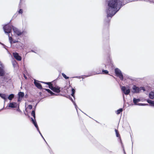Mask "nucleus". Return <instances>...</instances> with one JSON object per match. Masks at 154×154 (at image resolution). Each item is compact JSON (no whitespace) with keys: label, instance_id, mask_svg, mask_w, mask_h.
I'll list each match as a JSON object with an SVG mask.
<instances>
[{"label":"nucleus","instance_id":"1","mask_svg":"<svg viewBox=\"0 0 154 154\" xmlns=\"http://www.w3.org/2000/svg\"><path fill=\"white\" fill-rule=\"evenodd\" d=\"M108 8L106 10L107 17H112L122 7V2L120 0H109Z\"/></svg>","mask_w":154,"mask_h":154},{"label":"nucleus","instance_id":"2","mask_svg":"<svg viewBox=\"0 0 154 154\" xmlns=\"http://www.w3.org/2000/svg\"><path fill=\"white\" fill-rule=\"evenodd\" d=\"M41 82L48 85L49 88L54 92L59 93L60 91V87L58 86L54 87L53 86V84L51 82Z\"/></svg>","mask_w":154,"mask_h":154},{"label":"nucleus","instance_id":"3","mask_svg":"<svg viewBox=\"0 0 154 154\" xmlns=\"http://www.w3.org/2000/svg\"><path fill=\"white\" fill-rule=\"evenodd\" d=\"M115 72L116 76L119 77L121 80L122 81L123 80V75L121 71L118 68H116L115 69Z\"/></svg>","mask_w":154,"mask_h":154},{"label":"nucleus","instance_id":"4","mask_svg":"<svg viewBox=\"0 0 154 154\" xmlns=\"http://www.w3.org/2000/svg\"><path fill=\"white\" fill-rule=\"evenodd\" d=\"M4 31L6 33H10L11 31V27L9 24L5 25L3 27Z\"/></svg>","mask_w":154,"mask_h":154},{"label":"nucleus","instance_id":"5","mask_svg":"<svg viewBox=\"0 0 154 154\" xmlns=\"http://www.w3.org/2000/svg\"><path fill=\"white\" fill-rule=\"evenodd\" d=\"M133 90L132 92L133 93H138L141 91V89L138 87L136 86L135 85H133L132 87Z\"/></svg>","mask_w":154,"mask_h":154},{"label":"nucleus","instance_id":"6","mask_svg":"<svg viewBox=\"0 0 154 154\" xmlns=\"http://www.w3.org/2000/svg\"><path fill=\"white\" fill-rule=\"evenodd\" d=\"M13 55L14 57L17 60L20 61L22 59L21 57L19 55L18 53L16 52L13 53Z\"/></svg>","mask_w":154,"mask_h":154},{"label":"nucleus","instance_id":"7","mask_svg":"<svg viewBox=\"0 0 154 154\" xmlns=\"http://www.w3.org/2000/svg\"><path fill=\"white\" fill-rule=\"evenodd\" d=\"M121 89L122 91L126 95H128L130 92V91L129 89H128L126 90V87L125 86H122Z\"/></svg>","mask_w":154,"mask_h":154},{"label":"nucleus","instance_id":"8","mask_svg":"<svg viewBox=\"0 0 154 154\" xmlns=\"http://www.w3.org/2000/svg\"><path fill=\"white\" fill-rule=\"evenodd\" d=\"M34 84L35 86L38 89H41L43 88L41 85L38 82V81L35 80L34 82Z\"/></svg>","mask_w":154,"mask_h":154},{"label":"nucleus","instance_id":"9","mask_svg":"<svg viewBox=\"0 0 154 154\" xmlns=\"http://www.w3.org/2000/svg\"><path fill=\"white\" fill-rule=\"evenodd\" d=\"M13 30L14 32L19 36L21 35L23 32L16 28H13Z\"/></svg>","mask_w":154,"mask_h":154},{"label":"nucleus","instance_id":"10","mask_svg":"<svg viewBox=\"0 0 154 154\" xmlns=\"http://www.w3.org/2000/svg\"><path fill=\"white\" fill-rule=\"evenodd\" d=\"M16 103L15 102L11 103L9 105V107L14 108L16 107Z\"/></svg>","mask_w":154,"mask_h":154},{"label":"nucleus","instance_id":"11","mask_svg":"<svg viewBox=\"0 0 154 154\" xmlns=\"http://www.w3.org/2000/svg\"><path fill=\"white\" fill-rule=\"evenodd\" d=\"M5 74L4 70L0 67V76H2L5 75Z\"/></svg>","mask_w":154,"mask_h":154},{"label":"nucleus","instance_id":"12","mask_svg":"<svg viewBox=\"0 0 154 154\" xmlns=\"http://www.w3.org/2000/svg\"><path fill=\"white\" fill-rule=\"evenodd\" d=\"M0 97L3 99L5 100L7 98V95L5 94L0 93Z\"/></svg>","mask_w":154,"mask_h":154},{"label":"nucleus","instance_id":"13","mask_svg":"<svg viewBox=\"0 0 154 154\" xmlns=\"http://www.w3.org/2000/svg\"><path fill=\"white\" fill-rule=\"evenodd\" d=\"M43 89L47 91H48V93H50L51 95L53 96V95H57L56 94H55L53 92L51 91L50 89H45V88H43Z\"/></svg>","mask_w":154,"mask_h":154},{"label":"nucleus","instance_id":"14","mask_svg":"<svg viewBox=\"0 0 154 154\" xmlns=\"http://www.w3.org/2000/svg\"><path fill=\"white\" fill-rule=\"evenodd\" d=\"M149 97L151 99H154V91L150 92L149 94Z\"/></svg>","mask_w":154,"mask_h":154},{"label":"nucleus","instance_id":"15","mask_svg":"<svg viewBox=\"0 0 154 154\" xmlns=\"http://www.w3.org/2000/svg\"><path fill=\"white\" fill-rule=\"evenodd\" d=\"M115 131L116 132V136L117 137H118L119 138V139H120L121 141V137L118 130L117 129H115Z\"/></svg>","mask_w":154,"mask_h":154},{"label":"nucleus","instance_id":"16","mask_svg":"<svg viewBox=\"0 0 154 154\" xmlns=\"http://www.w3.org/2000/svg\"><path fill=\"white\" fill-rule=\"evenodd\" d=\"M24 95V94L23 92H20L18 93L19 98H23Z\"/></svg>","mask_w":154,"mask_h":154},{"label":"nucleus","instance_id":"17","mask_svg":"<svg viewBox=\"0 0 154 154\" xmlns=\"http://www.w3.org/2000/svg\"><path fill=\"white\" fill-rule=\"evenodd\" d=\"M147 102L150 105L154 106V101L149 99L147 100Z\"/></svg>","mask_w":154,"mask_h":154},{"label":"nucleus","instance_id":"18","mask_svg":"<svg viewBox=\"0 0 154 154\" xmlns=\"http://www.w3.org/2000/svg\"><path fill=\"white\" fill-rule=\"evenodd\" d=\"M98 74H108V71L106 70H103L102 72H100V73H98Z\"/></svg>","mask_w":154,"mask_h":154},{"label":"nucleus","instance_id":"19","mask_svg":"<svg viewBox=\"0 0 154 154\" xmlns=\"http://www.w3.org/2000/svg\"><path fill=\"white\" fill-rule=\"evenodd\" d=\"M133 102L134 104L135 105H136L137 104V103L139 102L140 101V100L139 99H136L135 98H134L133 99Z\"/></svg>","mask_w":154,"mask_h":154},{"label":"nucleus","instance_id":"20","mask_svg":"<svg viewBox=\"0 0 154 154\" xmlns=\"http://www.w3.org/2000/svg\"><path fill=\"white\" fill-rule=\"evenodd\" d=\"M14 97V94H10L9 95V96L8 97V99L10 100H11L13 99V98Z\"/></svg>","mask_w":154,"mask_h":154},{"label":"nucleus","instance_id":"21","mask_svg":"<svg viewBox=\"0 0 154 154\" xmlns=\"http://www.w3.org/2000/svg\"><path fill=\"white\" fill-rule=\"evenodd\" d=\"M31 115L32 116H33L34 119L35 120V110H32V111L31 112Z\"/></svg>","mask_w":154,"mask_h":154},{"label":"nucleus","instance_id":"22","mask_svg":"<svg viewBox=\"0 0 154 154\" xmlns=\"http://www.w3.org/2000/svg\"><path fill=\"white\" fill-rule=\"evenodd\" d=\"M72 93L71 94V95L74 98V97H75L74 94H75V90L74 89L72 88Z\"/></svg>","mask_w":154,"mask_h":154},{"label":"nucleus","instance_id":"23","mask_svg":"<svg viewBox=\"0 0 154 154\" xmlns=\"http://www.w3.org/2000/svg\"><path fill=\"white\" fill-rule=\"evenodd\" d=\"M123 111V109L122 108H120L118 110L116 111V113L118 115L121 112H122Z\"/></svg>","mask_w":154,"mask_h":154},{"label":"nucleus","instance_id":"24","mask_svg":"<svg viewBox=\"0 0 154 154\" xmlns=\"http://www.w3.org/2000/svg\"><path fill=\"white\" fill-rule=\"evenodd\" d=\"M62 75L63 77L66 79H67L69 78L68 77H67L66 75L63 73H62Z\"/></svg>","mask_w":154,"mask_h":154},{"label":"nucleus","instance_id":"25","mask_svg":"<svg viewBox=\"0 0 154 154\" xmlns=\"http://www.w3.org/2000/svg\"><path fill=\"white\" fill-rule=\"evenodd\" d=\"M31 120H32V123L34 125L37 124V123L35 121V120L34 119H33L32 118H31Z\"/></svg>","mask_w":154,"mask_h":154},{"label":"nucleus","instance_id":"26","mask_svg":"<svg viewBox=\"0 0 154 154\" xmlns=\"http://www.w3.org/2000/svg\"><path fill=\"white\" fill-rule=\"evenodd\" d=\"M8 36H9V39L10 42V43L11 44H12V41H13V38L11 36H9V35Z\"/></svg>","mask_w":154,"mask_h":154},{"label":"nucleus","instance_id":"27","mask_svg":"<svg viewBox=\"0 0 154 154\" xmlns=\"http://www.w3.org/2000/svg\"><path fill=\"white\" fill-rule=\"evenodd\" d=\"M18 13L19 14H22L23 13V10L22 9H20L18 11Z\"/></svg>","mask_w":154,"mask_h":154},{"label":"nucleus","instance_id":"28","mask_svg":"<svg viewBox=\"0 0 154 154\" xmlns=\"http://www.w3.org/2000/svg\"><path fill=\"white\" fill-rule=\"evenodd\" d=\"M18 42V41L17 40H13V41H12V43H15L16 42Z\"/></svg>","mask_w":154,"mask_h":154},{"label":"nucleus","instance_id":"29","mask_svg":"<svg viewBox=\"0 0 154 154\" xmlns=\"http://www.w3.org/2000/svg\"><path fill=\"white\" fill-rule=\"evenodd\" d=\"M28 108L29 109H31L32 108V106L31 105H29L28 106Z\"/></svg>","mask_w":154,"mask_h":154},{"label":"nucleus","instance_id":"30","mask_svg":"<svg viewBox=\"0 0 154 154\" xmlns=\"http://www.w3.org/2000/svg\"><path fill=\"white\" fill-rule=\"evenodd\" d=\"M139 88H140V89H141V90H143L144 91H145V89L144 87H140Z\"/></svg>","mask_w":154,"mask_h":154},{"label":"nucleus","instance_id":"31","mask_svg":"<svg viewBox=\"0 0 154 154\" xmlns=\"http://www.w3.org/2000/svg\"><path fill=\"white\" fill-rule=\"evenodd\" d=\"M23 77L26 79H27V77L24 74H23Z\"/></svg>","mask_w":154,"mask_h":154},{"label":"nucleus","instance_id":"32","mask_svg":"<svg viewBox=\"0 0 154 154\" xmlns=\"http://www.w3.org/2000/svg\"><path fill=\"white\" fill-rule=\"evenodd\" d=\"M35 127L37 128V129L38 130V131L39 132H40V131H39V129L38 127V125H37V126H35Z\"/></svg>","mask_w":154,"mask_h":154},{"label":"nucleus","instance_id":"33","mask_svg":"<svg viewBox=\"0 0 154 154\" xmlns=\"http://www.w3.org/2000/svg\"><path fill=\"white\" fill-rule=\"evenodd\" d=\"M37 125H37V124H35V125H35V126H37Z\"/></svg>","mask_w":154,"mask_h":154},{"label":"nucleus","instance_id":"34","mask_svg":"<svg viewBox=\"0 0 154 154\" xmlns=\"http://www.w3.org/2000/svg\"><path fill=\"white\" fill-rule=\"evenodd\" d=\"M21 2H22V0H20V3H21Z\"/></svg>","mask_w":154,"mask_h":154}]
</instances>
